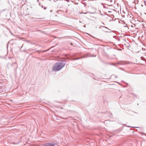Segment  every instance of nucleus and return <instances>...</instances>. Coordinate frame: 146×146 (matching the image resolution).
Listing matches in <instances>:
<instances>
[{
  "instance_id": "1",
  "label": "nucleus",
  "mask_w": 146,
  "mask_h": 146,
  "mask_svg": "<svg viewBox=\"0 0 146 146\" xmlns=\"http://www.w3.org/2000/svg\"><path fill=\"white\" fill-rule=\"evenodd\" d=\"M65 65V64L62 63H56L53 66L52 68V70L55 71H58L62 69Z\"/></svg>"
},
{
  "instance_id": "2",
  "label": "nucleus",
  "mask_w": 146,
  "mask_h": 146,
  "mask_svg": "<svg viewBox=\"0 0 146 146\" xmlns=\"http://www.w3.org/2000/svg\"><path fill=\"white\" fill-rule=\"evenodd\" d=\"M55 145L54 143H47L43 145L42 146H55Z\"/></svg>"
}]
</instances>
